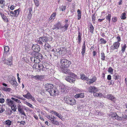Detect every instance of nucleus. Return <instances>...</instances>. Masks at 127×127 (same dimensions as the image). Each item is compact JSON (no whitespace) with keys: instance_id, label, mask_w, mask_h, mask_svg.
<instances>
[{"instance_id":"nucleus-1","label":"nucleus","mask_w":127,"mask_h":127,"mask_svg":"<svg viewBox=\"0 0 127 127\" xmlns=\"http://www.w3.org/2000/svg\"><path fill=\"white\" fill-rule=\"evenodd\" d=\"M60 62L62 67L64 68L68 67L71 64V62L64 58L61 59Z\"/></svg>"},{"instance_id":"nucleus-2","label":"nucleus","mask_w":127,"mask_h":127,"mask_svg":"<svg viewBox=\"0 0 127 127\" xmlns=\"http://www.w3.org/2000/svg\"><path fill=\"white\" fill-rule=\"evenodd\" d=\"M70 76H67L65 78V80L71 83H74L76 77V75L71 73L70 74Z\"/></svg>"},{"instance_id":"nucleus-3","label":"nucleus","mask_w":127,"mask_h":127,"mask_svg":"<svg viewBox=\"0 0 127 127\" xmlns=\"http://www.w3.org/2000/svg\"><path fill=\"white\" fill-rule=\"evenodd\" d=\"M37 69L40 71H46V70L49 68V64L46 63L42 64L39 63H38Z\"/></svg>"},{"instance_id":"nucleus-4","label":"nucleus","mask_w":127,"mask_h":127,"mask_svg":"<svg viewBox=\"0 0 127 127\" xmlns=\"http://www.w3.org/2000/svg\"><path fill=\"white\" fill-rule=\"evenodd\" d=\"M48 37L46 36H44L42 37L39 38V40H37L36 42L38 44L42 45L43 43L42 41L45 42L48 41Z\"/></svg>"},{"instance_id":"nucleus-5","label":"nucleus","mask_w":127,"mask_h":127,"mask_svg":"<svg viewBox=\"0 0 127 127\" xmlns=\"http://www.w3.org/2000/svg\"><path fill=\"white\" fill-rule=\"evenodd\" d=\"M2 61L4 63L8 65H10L12 64V60L11 57L8 58L7 59L3 57L2 58Z\"/></svg>"},{"instance_id":"nucleus-6","label":"nucleus","mask_w":127,"mask_h":127,"mask_svg":"<svg viewBox=\"0 0 127 127\" xmlns=\"http://www.w3.org/2000/svg\"><path fill=\"white\" fill-rule=\"evenodd\" d=\"M9 82L10 83L11 85L14 87L18 85V84L14 77L12 76L10 77L9 80Z\"/></svg>"},{"instance_id":"nucleus-7","label":"nucleus","mask_w":127,"mask_h":127,"mask_svg":"<svg viewBox=\"0 0 127 127\" xmlns=\"http://www.w3.org/2000/svg\"><path fill=\"white\" fill-rule=\"evenodd\" d=\"M111 117L114 120L116 119L117 120H121L122 118L121 117L118 116L115 113H112L110 115Z\"/></svg>"},{"instance_id":"nucleus-8","label":"nucleus","mask_w":127,"mask_h":127,"mask_svg":"<svg viewBox=\"0 0 127 127\" xmlns=\"http://www.w3.org/2000/svg\"><path fill=\"white\" fill-rule=\"evenodd\" d=\"M23 96L25 98L29 99H31L32 101H35V99L34 97L32 96L31 94L28 92L26 94L23 95Z\"/></svg>"},{"instance_id":"nucleus-9","label":"nucleus","mask_w":127,"mask_h":127,"mask_svg":"<svg viewBox=\"0 0 127 127\" xmlns=\"http://www.w3.org/2000/svg\"><path fill=\"white\" fill-rule=\"evenodd\" d=\"M23 96L25 98L29 99H31L32 101H35V99L34 97L32 96L31 94L28 92L26 94L23 95Z\"/></svg>"},{"instance_id":"nucleus-10","label":"nucleus","mask_w":127,"mask_h":127,"mask_svg":"<svg viewBox=\"0 0 127 127\" xmlns=\"http://www.w3.org/2000/svg\"><path fill=\"white\" fill-rule=\"evenodd\" d=\"M120 45V43L118 42H116L113 44V45H112L111 48L112 50L115 49H118Z\"/></svg>"},{"instance_id":"nucleus-11","label":"nucleus","mask_w":127,"mask_h":127,"mask_svg":"<svg viewBox=\"0 0 127 127\" xmlns=\"http://www.w3.org/2000/svg\"><path fill=\"white\" fill-rule=\"evenodd\" d=\"M33 51L36 53L39 52L40 50V48L39 45H33L32 48Z\"/></svg>"},{"instance_id":"nucleus-12","label":"nucleus","mask_w":127,"mask_h":127,"mask_svg":"<svg viewBox=\"0 0 127 127\" xmlns=\"http://www.w3.org/2000/svg\"><path fill=\"white\" fill-rule=\"evenodd\" d=\"M62 24L60 22H58L57 23L54 25L52 29L53 30L56 29L59 30L60 29L61 30Z\"/></svg>"},{"instance_id":"nucleus-13","label":"nucleus","mask_w":127,"mask_h":127,"mask_svg":"<svg viewBox=\"0 0 127 127\" xmlns=\"http://www.w3.org/2000/svg\"><path fill=\"white\" fill-rule=\"evenodd\" d=\"M96 80V78L95 77H93L92 78L90 79L88 78L87 80L86 83L89 84H90L95 81Z\"/></svg>"},{"instance_id":"nucleus-14","label":"nucleus","mask_w":127,"mask_h":127,"mask_svg":"<svg viewBox=\"0 0 127 127\" xmlns=\"http://www.w3.org/2000/svg\"><path fill=\"white\" fill-rule=\"evenodd\" d=\"M53 86L52 84H47L45 85V89L46 91L48 92L53 88Z\"/></svg>"},{"instance_id":"nucleus-15","label":"nucleus","mask_w":127,"mask_h":127,"mask_svg":"<svg viewBox=\"0 0 127 127\" xmlns=\"http://www.w3.org/2000/svg\"><path fill=\"white\" fill-rule=\"evenodd\" d=\"M97 91V88L94 86H90L88 89V92L90 93H94Z\"/></svg>"},{"instance_id":"nucleus-16","label":"nucleus","mask_w":127,"mask_h":127,"mask_svg":"<svg viewBox=\"0 0 127 127\" xmlns=\"http://www.w3.org/2000/svg\"><path fill=\"white\" fill-rule=\"evenodd\" d=\"M31 61L33 63H39L40 62V60L38 59L34 56H32L31 58Z\"/></svg>"},{"instance_id":"nucleus-17","label":"nucleus","mask_w":127,"mask_h":127,"mask_svg":"<svg viewBox=\"0 0 127 127\" xmlns=\"http://www.w3.org/2000/svg\"><path fill=\"white\" fill-rule=\"evenodd\" d=\"M63 48H59L56 49V51H55V54H56L57 56H59L62 54V49Z\"/></svg>"},{"instance_id":"nucleus-18","label":"nucleus","mask_w":127,"mask_h":127,"mask_svg":"<svg viewBox=\"0 0 127 127\" xmlns=\"http://www.w3.org/2000/svg\"><path fill=\"white\" fill-rule=\"evenodd\" d=\"M5 102L7 104L10 106L14 104V102L10 99H7Z\"/></svg>"},{"instance_id":"nucleus-19","label":"nucleus","mask_w":127,"mask_h":127,"mask_svg":"<svg viewBox=\"0 0 127 127\" xmlns=\"http://www.w3.org/2000/svg\"><path fill=\"white\" fill-rule=\"evenodd\" d=\"M50 112L52 114H54L60 119H62V116L61 114L60 113L53 111H51Z\"/></svg>"},{"instance_id":"nucleus-20","label":"nucleus","mask_w":127,"mask_h":127,"mask_svg":"<svg viewBox=\"0 0 127 127\" xmlns=\"http://www.w3.org/2000/svg\"><path fill=\"white\" fill-rule=\"evenodd\" d=\"M48 92L49 93L50 95L52 96H54L56 95V91L55 90L54 88V89L53 88Z\"/></svg>"},{"instance_id":"nucleus-21","label":"nucleus","mask_w":127,"mask_h":127,"mask_svg":"<svg viewBox=\"0 0 127 127\" xmlns=\"http://www.w3.org/2000/svg\"><path fill=\"white\" fill-rule=\"evenodd\" d=\"M105 97L113 101L115 99V98L111 94H108L105 96Z\"/></svg>"},{"instance_id":"nucleus-22","label":"nucleus","mask_w":127,"mask_h":127,"mask_svg":"<svg viewBox=\"0 0 127 127\" xmlns=\"http://www.w3.org/2000/svg\"><path fill=\"white\" fill-rule=\"evenodd\" d=\"M84 96V94L83 93H79L76 94L75 96V97L76 98H83Z\"/></svg>"},{"instance_id":"nucleus-23","label":"nucleus","mask_w":127,"mask_h":127,"mask_svg":"<svg viewBox=\"0 0 127 127\" xmlns=\"http://www.w3.org/2000/svg\"><path fill=\"white\" fill-rule=\"evenodd\" d=\"M69 25L67 23L65 24L64 26H61V29L63 32L67 30L68 27Z\"/></svg>"},{"instance_id":"nucleus-24","label":"nucleus","mask_w":127,"mask_h":127,"mask_svg":"<svg viewBox=\"0 0 127 127\" xmlns=\"http://www.w3.org/2000/svg\"><path fill=\"white\" fill-rule=\"evenodd\" d=\"M0 14L3 20L6 22H8V20L6 16L2 13L0 12Z\"/></svg>"},{"instance_id":"nucleus-25","label":"nucleus","mask_w":127,"mask_h":127,"mask_svg":"<svg viewBox=\"0 0 127 127\" xmlns=\"http://www.w3.org/2000/svg\"><path fill=\"white\" fill-rule=\"evenodd\" d=\"M86 47H85V42H84V44H83V46H82V52H81V54L83 56H84V55L85 53V49H86Z\"/></svg>"},{"instance_id":"nucleus-26","label":"nucleus","mask_w":127,"mask_h":127,"mask_svg":"<svg viewBox=\"0 0 127 127\" xmlns=\"http://www.w3.org/2000/svg\"><path fill=\"white\" fill-rule=\"evenodd\" d=\"M76 101L75 99L71 98L69 99V102L68 104L70 105H73L76 104Z\"/></svg>"},{"instance_id":"nucleus-27","label":"nucleus","mask_w":127,"mask_h":127,"mask_svg":"<svg viewBox=\"0 0 127 127\" xmlns=\"http://www.w3.org/2000/svg\"><path fill=\"white\" fill-rule=\"evenodd\" d=\"M80 76L81 79L84 80H87L88 78L84 74H81Z\"/></svg>"},{"instance_id":"nucleus-28","label":"nucleus","mask_w":127,"mask_h":127,"mask_svg":"<svg viewBox=\"0 0 127 127\" xmlns=\"http://www.w3.org/2000/svg\"><path fill=\"white\" fill-rule=\"evenodd\" d=\"M78 13V19L79 20L81 18V12L80 10L79 9H78L77 11Z\"/></svg>"},{"instance_id":"nucleus-29","label":"nucleus","mask_w":127,"mask_h":127,"mask_svg":"<svg viewBox=\"0 0 127 127\" xmlns=\"http://www.w3.org/2000/svg\"><path fill=\"white\" fill-rule=\"evenodd\" d=\"M89 26V30H90V32L92 33H93L94 31V27L91 24Z\"/></svg>"},{"instance_id":"nucleus-30","label":"nucleus","mask_w":127,"mask_h":127,"mask_svg":"<svg viewBox=\"0 0 127 127\" xmlns=\"http://www.w3.org/2000/svg\"><path fill=\"white\" fill-rule=\"evenodd\" d=\"M18 111L22 115H24L25 116L27 117V116L25 114V112L23 109L22 108L21 109H20L19 110H18Z\"/></svg>"},{"instance_id":"nucleus-31","label":"nucleus","mask_w":127,"mask_h":127,"mask_svg":"<svg viewBox=\"0 0 127 127\" xmlns=\"http://www.w3.org/2000/svg\"><path fill=\"white\" fill-rule=\"evenodd\" d=\"M19 9L15 10L14 11L15 17H17L19 14Z\"/></svg>"},{"instance_id":"nucleus-32","label":"nucleus","mask_w":127,"mask_h":127,"mask_svg":"<svg viewBox=\"0 0 127 127\" xmlns=\"http://www.w3.org/2000/svg\"><path fill=\"white\" fill-rule=\"evenodd\" d=\"M51 123L53 124L58 126L59 125V122L54 119Z\"/></svg>"},{"instance_id":"nucleus-33","label":"nucleus","mask_w":127,"mask_h":127,"mask_svg":"<svg viewBox=\"0 0 127 127\" xmlns=\"http://www.w3.org/2000/svg\"><path fill=\"white\" fill-rule=\"evenodd\" d=\"M45 49L48 51L50 48V46L49 44H45Z\"/></svg>"},{"instance_id":"nucleus-34","label":"nucleus","mask_w":127,"mask_h":127,"mask_svg":"<svg viewBox=\"0 0 127 127\" xmlns=\"http://www.w3.org/2000/svg\"><path fill=\"white\" fill-rule=\"evenodd\" d=\"M5 124L7 126H10L12 122L9 120L5 121Z\"/></svg>"},{"instance_id":"nucleus-35","label":"nucleus","mask_w":127,"mask_h":127,"mask_svg":"<svg viewBox=\"0 0 127 127\" xmlns=\"http://www.w3.org/2000/svg\"><path fill=\"white\" fill-rule=\"evenodd\" d=\"M24 103L27 105L28 106L32 108H33V106L30 103L28 102L27 101H25L24 102Z\"/></svg>"},{"instance_id":"nucleus-36","label":"nucleus","mask_w":127,"mask_h":127,"mask_svg":"<svg viewBox=\"0 0 127 127\" xmlns=\"http://www.w3.org/2000/svg\"><path fill=\"white\" fill-rule=\"evenodd\" d=\"M126 14L124 13L122 14L121 16V18L122 19H126Z\"/></svg>"},{"instance_id":"nucleus-37","label":"nucleus","mask_w":127,"mask_h":127,"mask_svg":"<svg viewBox=\"0 0 127 127\" xmlns=\"http://www.w3.org/2000/svg\"><path fill=\"white\" fill-rule=\"evenodd\" d=\"M2 89L4 91L6 92H10L11 90V89L10 88L4 87L2 88Z\"/></svg>"},{"instance_id":"nucleus-38","label":"nucleus","mask_w":127,"mask_h":127,"mask_svg":"<svg viewBox=\"0 0 127 127\" xmlns=\"http://www.w3.org/2000/svg\"><path fill=\"white\" fill-rule=\"evenodd\" d=\"M111 17V15L110 14H108V15L106 17V19L108 20L109 23L110 22Z\"/></svg>"},{"instance_id":"nucleus-39","label":"nucleus","mask_w":127,"mask_h":127,"mask_svg":"<svg viewBox=\"0 0 127 127\" xmlns=\"http://www.w3.org/2000/svg\"><path fill=\"white\" fill-rule=\"evenodd\" d=\"M11 99L12 100L14 101H15L18 103H21V102L20 101V100H18V99H16L13 97H12L11 98Z\"/></svg>"},{"instance_id":"nucleus-40","label":"nucleus","mask_w":127,"mask_h":127,"mask_svg":"<svg viewBox=\"0 0 127 127\" xmlns=\"http://www.w3.org/2000/svg\"><path fill=\"white\" fill-rule=\"evenodd\" d=\"M10 106H11V108L12 110H13L14 111H16V105L14 104Z\"/></svg>"},{"instance_id":"nucleus-41","label":"nucleus","mask_w":127,"mask_h":127,"mask_svg":"<svg viewBox=\"0 0 127 127\" xmlns=\"http://www.w3.org/2000/svg\"><path fill=\"white\" fill-rule=\"evenodd\" d=\"M56 16V13L54 12L51 15L50 18V20L52 19L54 20L55 18V17Z\"/></svg>"},{"instance_id":"nucleus-42","label":"nucleus","mask_w":127,"mask_h":127,"mask_svg":"<svg viewBox=\"0 0 127 127\" xmlns=\"http://www.w3.org/2000/svg\"><path fill=\"white\" fill-rule=\"evenodd\" d=\"M101 59L103 60H105V54L103 52H102L101 53Z\"/></svg>"},{"instance_id":"nucleus-43","label":"nucleus","mask_w":127,"mask_h":127,"mask_svg":"<svg viewBox=\"0 0 127 127\" xmlns=\"http://www.w3.org/2000/svg\"><path fill=\"white\" fill-rule=\"evenodd\" d=\"M34 1L36 6L38 7L39 5V1L38 0H34Z\"/></svg>"},{"instance_id":"nucleus-44","label":"nucleus","mask_w":127,"mask_h":127,"mask_svg":"<svg viewBox=\"0 0 127 127\" xmlns=\"http://www.w3.org/2000/svg\"><path fill=\"white\" fill-rule=\"evenodd\" d=\"M9 48L8 46H6L4 47V51L5 53L8 52L9 51Z\"/></svg>"},{"instance_id":"nucleus-45","label":"nucleus","mask_w":127,"mask_h":127,"mask_svg":"<svg viewBox=\"0 0 127 127\" xmlns=\"http://www.w3.org/2000/svg\"><path fill=\"white\" fill-rule=\"evenodd\" d=\"M61 91L62 92H64L66 90V88L64 85H63L61 87Z\"/></svg>"},{"instance_id":"nucleus-46","label":"nucleus","mask_w":127,"mask_h":127,"mask_svg":"<svg viewBox=\"0 0 127 127\" xmlns=\"http://www.w3.org/2000/svg\"><path fill=\"white\" fill-rule=\"evenodd\" d=\"M18 123H19L21 125L23 126H24L26 124V122L25 121H18Z\"/></svg>"},{"instance_id":"nucleus-47","label":"nucleus","mask_w":127,"mask_h":127,"mask_svg":"<svg viewBox=\"0 0 127 127\" xmlns=\"http://www.w3.org/2000/svg\"><path fill=\"white\" fill-rule=\"evenodd\" d=\"M126 47V45L125 44L123 46H122V47L121 51L122 52H124L125 51Z\"/></svg>"},{"instance_id":"nucleus-48","label":"nucleus","mask_w":127,"mask_h":127,"mask_svg":"<svg viewBox=\"0 0 127 127\" xmlns=\"http://www.w3.org/2000/svg\"><path fill=\"white\" fill-rule=\"evenodd\" d=\"M47 118L50 120L51 122L54 119L53 117H52V115H51V116H48L47 117Z\"/></svg>"},{"instance_id":"nucleus-49","label":"nucleus","mask_w":127,"mask_h":127,"mask_svg":"<svg viewBox=\"0 0 127 127\" xmlns=\"http://www.w3.org/2000/svg\"><path fill=\"white\" fill-rule=\"evenodd\" d=\"M14 14V12H13L12 11H10V13H8V14H10V15L11 16L15 17Z\"/></svg>"},{"instance_id":"nucleus-50","label":"nucleus","mask_w":127,"mask_h":127,"mask_svg":"<svg viewBox=\"0 0 127 127\" xmlns=\"http://www.w3.org/2000/svg\"><path fill=\"white\" fill-rule=\"evenodd\" d=\"M100 41L102 43L104 44H105L106 42V41L104 40L103 38H101L100 39Z\"/></svg>"},{"instance_id":"nucleus-51","label":"nucleus","mask_w":127,"mask_h":127,"mask_svg":"<svg viewBox=\"0 0 127 127\" xmlns=\"http://www.w3.org/2000/svg\"><path fill=\"white\" fill-rule=\"evenodd\" d=\"M44 76L43 75H41L38 76V80H41L42 79L44 78Z\"/></svg>"},{"instance_id":"nucleus-52","label":"nucleus","mask_w":127,"mask_h":127,"mask_svg":"<svg viewBox=\"0 0 127 127\" xmlns=\"http://www.w3.org/2000/svg\"><path fill=\"white\" fill-rule=\"evenodd\" d=\"M4 110V109L2 107V106H0V113H3Z\"/></svg>"},{"instance_id":"nucleus-53","label":"nucleus","mask_w":127,"mask_h":127,"mask_svg":"<svg viewBox=\"0 0 127 127\" xmlns=\"http://www.w3.org/2000/svg\"><path fill=\"white\" fill-rule=\"evenodd\" d=\"M82 39V38L81 36L78 35V43H80V42L81 40Z\"/></svg>"},{"instance_id":"nucleus-54","label":"nucleus","mask_w":127,"mask_h":127,"mask_svg":"<svg viewBox=\"0 0 127 127\" xmlns=\"http://www.w3.org/2000/svg\"><path fill=\"white\" fill-rule=\"evenodd\" d=\"M29 10V14H32V8H30L28 9Z\"/></svg>"},{"instance_id":"nucleus-55","label":"nucleus","mask_w":127,"mask_h":127,"mask_svg":"<svg viewBox=\"0 0 127 127\" xmlns=\"http://www.w3.org/2000/svg\"><path fill=\"white\" fill-rule=\"evenodd\" d=\"M92 19L93 21H95V14H94L92 15Z\"/></svg>"},{"instance_id":"nucleus-56","label":"nucleus","mask_w":127,"mask_h":127,"mask_svg":"<svg viewBox=\"0 0 127 127\" xmlns=\"http://www.w3.org/2000/svg\"><path fill=\"white\" fill-rule=\"evenodd\" d=\"M108 71L109 72L111 73L113 72V69L111 67H110L108 69Z\"/></svg>"},{"instance_id":"nucleus-57","label":"nucleus","mask_w":127,"mask_h":127,"mask_svg":"<svg viewBox=\"0 0 127 127\" xmlns=\"http://www.w3.org/2000/svg\"><path fill=\"white\" fill-rule=\"evenodd\" d=\"M113 78L115 80L117 79H118V76L117 74H115L113 75Z\"/></svg>"},{"instance_id":"nucleus-58","label":"nucleus","mask_w":127,"mask_h":127,"mask_svg":"<svg viewBox=\"0 0 127 127\" xmlns=\"http://www.w3.org/2000/svg\"><path fill=\"white\" fill-rule=\"evenodd\" d=\"M66 6L64 5H62V7L60 9H61L62 11H64L65 9Z\"/></svg>"},{"instance_id":"nucleus-59","label":"nucleus","mask_w":127,"mask_h":127,"mask_svg":"<svg viewBox=\"0 0 127 127\" xmlns=\"http://www.w3.org/2000/svg\"><path fill=\"white\" fill-rule=\"evenodd\" d=\"M32 14H29L28 15V20H30L31 18V17L32 16Z\"/></svg>"},{"instance_id":"nucleus-60","label":"nucleus","mask_w":127,"mask_h":127,"mask_svg":"<svg viewBox=\"0 0 127 127\" xmlns=\"http://www.w3.org/2000/svg\"><path fill=\"white\" fill-rule=\"evenodd\" d=\"M112 21L113 22H116L117 21V18L116 17L113 18L112 19Z\"/></svg>"},{"instance_id":"nucleus-61","label":"nucleus","mask_w":127,"mask_h":127,"mask_svg":"<svg viewBox=\"0 0 127 127\" xmlns=\"http://www.w3.org/2000/svg\"><path fill=\"white\" fill-rule=\"evenodd\" d=\"M4 99L3 98H0V103H2L4 102Z\"/></svg>"},{"instance_id":"nucleus-62","label":"nucleus","mask_w":127,"mask_h":127,"mask_svg":"<svg viewBox=\"0 0 127 127\" xmlns=\"http://www.w3.org/2000/svg\"><path fill=\"white\" fill-rule=\"evenodd\" d=\"M14 97L15 98H17L19 99H21V97H21L20 95H18L17 96L16 95H14Z\"/></svg>"},{"instance_id":"nucleus-63","label":"nucleus","mask_w":127,"mask_h":127,"mask_svg":"<svg viewBox=\"0 0 127 127\" xmlns=\"http://www.w3.org/2000/svg\"><path fill=\"white\" fill-rule=\"evenodd\" d=\"M18 110H19L20 109H22V108L20 104H18Z\"/></svg>"},{"instance_id":"nucleus-64","label":"nucleus","mask_w":127,"mask_h":127,"mask_svg":"<svg viewBox=\"0 0 127 127\" xmlns=\"http://www.w3.org/2000/svg\"><path fill=\"white\" fill-rule=\"evenodd\" d=\"M107 79L109 80H110L111 79V76L110 75H109L107 76Z\"/></svg>"}]
</instances>
